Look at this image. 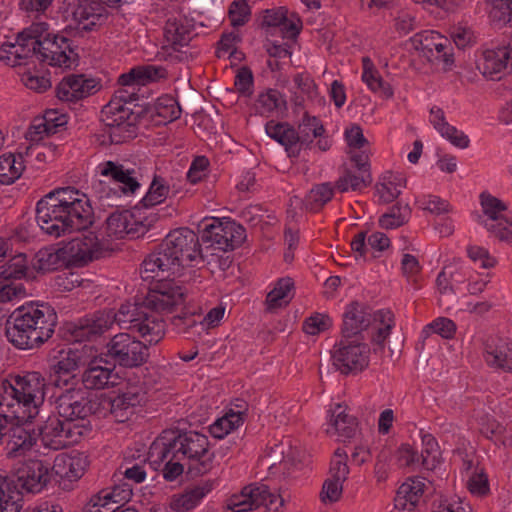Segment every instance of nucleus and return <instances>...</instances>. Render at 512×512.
<instances>
[{"instance_id": "nucleus-1", "label": "nucleus", "mask_w": 512, "mask_h": 512, "mask_svg": "<svg viewBox=\"0 0 512 512\" xmlns=\"http://www.w3.org/2000/svg\"><path fill=\"white\" fill-rule=\"evenodd\" d=\"M39 227L52 237L82 231L93 223L88 199L74 187H61L44 195L36 206Z\"/></svg>"}, {"instance_id": "nucleus-2", "label": "nucleus", "mask_w": 512, "mask_h": 512, "mask_svg": "<svg viewBox=\"0 0 512 512\" xmlns=\"http://www.w3.org/2000/svg\"><path fill=\"white\" fill-rule=\"evenodd\" d=\"M57 324V314L48 305L21 307L6 322V336L19 349L37 348L50 339Z\"/></svg>"}, {"instance_id": "nucleus-3", "label": "nucleus", "mask_w": 512, "mask_h": 512, "mask_svg": "<svg viewBox=\"0 0 512 512\" xmlns=\"http://www.w3.org/2000/svg\"><path fill=\"white\" fill-rule=\"evenodd\" d=\"M49 465L42 460L28 459L14 465L11 472L0 475V494L8 512H19L22 508L23 491L40 492L49 482Z\"/></svg>"}, {"instance_id": "nucleus-4", "label": "nucleus", "mask_w": 512, "mask_h": 512, "mask_svg": "<svg viewBox=\"0 0 512 512\" xmlns=\"http://www.w3.org/2000/svg\"><path fill=\"white\" fill-rule=\"evenodd\" d=\"M165 444L166 454L174 453V457L188 461L190 473L204 474L211 469L214 454L209 451L207 436L195 431L178 433Z\"/></svg>"}, {"instance_id": "nucleus-5", "label": "nucleus", "mask_w": 512, "mask_h": 512, "mask_svg": "<svg viewBox=\"0 0 512 512\" xmlns=\"http://www.w3.org/2000/svg\"><path fill=\"white\" fill-rule=\"evenodd\" d=\"M269 137L283 145L289 156L299 155L300 148L308 146L314 138L322 136L324 127L316 117L305 115L295 130L287 123L267 122L265 126Z\"/></svg>"}, {"instance_id": "nucleus-6", "label": "nucleus", "mask_w": 512, "mask_h": 512, "mask_svg": "<svg viewBox=\"0 0 512 512\" xmlns=\"http://www.w3.org/2000/svg\"><path fill=\"white\" fill-rule=\"evenodd\" d=\"M91 346L61 348L54 350L50 358V381L58 388L79 383L78 371L88 363Z\"/></svg>"}, {"instance_id": "nucleus-7", "label": "nucleus", "mask_w": 512, "mask_h": 512, "mask_svg": "<svg viewBox=\"0 0 512 512\" xmlns=\"http://www.w3.org/2000/svg\"><path fill=\"white\" fill-rule=\"evenodd\" d=\"M105 348V356L112 360L114 367L137 368L149 358L147 344L125 332L114 335Z\"/></svg>"}, {"instance_id": "nucleus-8", "label": "nucleus", "mask_w": 512, "mask_h": 512, "mask_svg": "<svg viewBox=\"0 0 512 512\" xmlns=\"http://www.w3.org/2000/svg\"><path fill=\"white\" fill-rule=\"evenodd\" d=\"M103 4L101 0H64L61 9L64 18L77 30L89 32L107 20L108 11Z\"/></svg>"}, {"instance_id": "nucleus-9", "label": "nucleus", "mask_w": 512, "mask_h": 512, "mask_svg": "<svg viewBox=\"0 0 512 512\" xmlns=\"http://www.w3.org/2000/svg\"><path fill=\"white\" fill-rule=\"evenodd\" d=\"M89 425H78L57 417H49L39 428V435L44 446L61 450L73 444L90 432Z\"/></svg>"}, {"instance_id": "nucleus-10", "label": "nucleus", "mask_w": 512, "mask_h": 512, "mask_svg": "<svg viewBox=\"0 0 512 512\" xmlns=\"http://www.w3.org/2000/svg\"><path fill=\"white\" fill-rule=\"evenodd\" d=\"M64 390L55 397L58 416L78 425H89L87 418L94 412L95 403L81 387L63 386Z\"/></svg>"}, {"instance_id": "nucleus-11", "label": "nucleus", "mask_w": 512, "mask_h": 512, "mask_svg": "<svg viewBox=\"0 0 512 512\" xmlns=\"http://www.w3.org/2000/svg\"><path fill=\"white\" fill-rule=\"evenodd\" d=\"M66 246L71 263L79 266L106 257L113 251L109 239L104 236L100 238L92 231L72 239Z\"/></svg>"}, {"instance_id": "nucleus-12", "label": "nucleus", "mask_w": 512, "mask_h": 512, "mask_svg": "<svg viewBox=\"0 0 512 512\" xmlns=\"http://www.w3.org/2000/svg\"><path fill=\"white\" fill-rule=\"evenodd\" d=\"M412 47L432 64H443L449 69L453 60V47L450 40L438 32L424 31L411 38Z\"/></svg>"}, {"instance_id": "nucleus-13", "label": "nucleus", "mask_w": 512, "mask_h": 512, "mask_svg": "<svg viewBox=\"0 0 512 512\" xmlns=\"http://www.w3.org/2000/svg\"><path fill=\"white\" fill-rule=\"evenodd\" d=\"M43 34L45 35L38 50V60L55 67L70 68L78 59L72 40L64 35L50 32L47 23Z\"/></svg>"}, {"instance_id": "nucleus-14", "label": "nucleus", "mask_w": 512, "mask_h": 512, "mask_svg": "<svg viewBox=\"0 0 512 512\" xmlns=\"http://www.w3.org/2000/svg\"><path fill=\"white\" fill-rule=\"evenodd\" d=\"M369 354L367 344L344 338L333 351V366L343 375L357 374L368 367Z\"/></svg>"}, {"instance_id": "nucleus-15", "label": "nucleus", "mask_w": 512, "mask_h": 512, "mask_svg": "<svg viewBox=\"0 0 512 512\" xmlns=\"http://www.w3.org/2000/svg\"><path fill=\"white\" fill-rule=\"evenodd\" d=\"M136 116L120 101L111 100L101 111V121L109 128L112 143H121L135 133Z\"/></svg>"}, {"instance_id": "nucleus-16", "label": "nucleus", "mask_w": 512, "mask_h": 512, "mask_svg": "<svg viewBox=\"0 0 512 512\" xmlns=\"http://www.w3.org/2000/svg\"><path fill=\"white\" fill-rule=\"evenodd\" d=\"M21 398L34 417L38 414V406L45 397V380L39 372H30L23 376L10 375L3 381Z\"/></svg>"}, {"instance_id": "nucleus-17", "label": "nucleus", "mask_w": 512, "mask_h": 512, "mask_svg": "<svg viewBox=\"0 0 512 512\" xmlns=\"http://www.w3.org/2000/svg\"><path fill=\"white\" fill-rule=\"evenodd\" d=\"M183 288L174 280H158L149 291L144 302L148 310L159 313H172L185 301Z\"/></svg>"}, {"instance_id": "nucleus-18", "label": "nucleus", "mask_w": 512, "mask_h": 512, "mask_svg": "<svg viewBox=\"0 0 512 512\" xmlns=\"http://www.w3.org/2000/svg\"><path fill=\"white\" fill-rule=\"evenodd\" d=\"M182 266L178 263L177 256H173L170 250H166L161 243L159 247L150 253L142 262L140 274L143 280L154 279L169 280L170 276L179 274Z\"/></svg>"}, {"instance_id": "nucleus-19", "label": "nucleus", "mask_w": 512, "mask_h": 512, "mask_svg": "<svg viewBox=\"0 0 512 512\" xmlns=\"http://www.w3.org/2000/svg\"><path fill=\"white\" fill-rule=\"evenodd\" d=\"M151 225L146 218L140 217L139 210L134 212L125 210L112 213L106 220V236L110 239H122L143 235Z\"/></svg>"}, {"instance_id": "nucleus-20", "label": "nucleus", "mask_w": 512, "mask_h": 512, "mask_svg": "<svg viewBox=\"0 0 512 512\" xmlns=\"http://www.w3.org/2000/svg\"><path fill=\"white\" fill-rule=\"evenodd\" d=\"M166 250L177 256L178 263L190 266L200 257V244L197 234L189 228H179L170 232L162 242Z\"/></svg>"}, {"instance_id": "nucleus-21", "label": "nucleus", "mask_w": 512, "mask_h": 512, "mask_svg": "<svg viewBox=\"0 0 512 512\" xmlns=\"http://www.w3.org/2000/svg\"><path fill=\"white\" fill-rule=\"evenodd\" d=\"M85 367L79 381L86 389L100 390L116 384L118 376L115 373V367L102 356L91 358V352H89L88 363Z\"/></svg>"}, {"instance_id": "nucleus-22", "label": "nucleus", "mask_w": 512, "mask_h": 512, "mask_svg": "<svg viewBox=\"0 0 512 512\" xmlns=\"http://www.w3.org/2000/svg\"><path fill=\"white\" fill-rule=\"evenodd\" d=\"M101 176L108 177L115 183L120 184L119 189L127 193H135L140 188L139 177L140 168L135 163L129 161L114 162L106 161L100 166Z\"/></svg>"}, {"instance_id": "nucleus-23", "label": "nucleus", "mask_w": 512, "mask_h": 512, "mask_svg": "<svg viewBox=\"0 0 512 512\" xmlns=\"http://www.w3.org/2000/svg\"><path fill=\"white\" fill-rule=\"evenodd\" d=\"M113 319L111 309L97 311L79 319L72 330V335L76 341L96 340L112 327Z\"/></svg>"}, {"instance_id": "nucleus-24", "label": "nucleus", "mask_w": 512, "mask_h": 512, "mask_svg": "<svg viewBox=\"0 0 512 512\" xmlns=\"http://www.w3.org/2000/svg\"><path fill=\"white\" fill-rule=\"evenodd\" d=\"M145 401L146 393L143 389L131 387L113 398L104 399L102 403L117 422H125L134 414L136 407Z\"/></svg>"}, {"instance_id": "nucleus-25", "label": "nucleus", "mask_w": 512, "mask_h": 512, "mask_svg": "<svg viewBox=\"0 0 512 512\" xmlns=\"http://www.w3.org/2000/svg\"><path fill=\"white\" fill-rule=\"evenodd\" d=\"M97 83L94 79H87L84 75H68L64 77L56 88L59 100L77 102L92 95L96 91Z\"/></svg>"}, {"instance_id": "nucleus-26", "label": "nucleus", "mask_w": 512, "mask_h": 512, "mask_svg": "<svg viewBox=\"0 0 512 512\" xmlns=\"http://www.w3.org/2000/svg\"><path fill=\"white\" fill-rule=\"evenodd\" d=\"M484 360L491 368L512 372V345L498 336H489L484 343Z\"/></svg>"}, {"instance_id": "nucleus-27", "label": "nucleus", "mask_w": 512, "mask_h": 512, "mask_svg": "<svg viewBox=\"0 0 512 512\" xmlns=\"http://www.w3.org/2000/svg\"><path fill=\"white\" fill-rule=\"evenodd\" d=\"M1 388L3 394L0 397V417L5 423H27L35 418L13 389L4 382Z\"/></svg>"}, {"instance_id": "nucleus-28", "label": "nucleus", "mask_w": 512, "mask_h": 512, "mask_svg": "<svg viewBox=\"0 0 512 512\" xmlns=\"http://www.w3.org/2000/svg\"><path fill=\"white\" fill-rule=\"evenodd\" d=\"M478 68L490 80H500L503 75L512 69V52L508 47L487 49L483 53V61Z\"/></svg>"}, {"instance_id": "nucleus-29", "label": "nucleus", "mask_w": 512, "mask_h": 512, "mask_svg": "<svg viewBox=\"0 0 512 512\" xmlns=\"http://www.w3.org/2000/svg\"><path fill=\"white\" fill-rule=\"evenodd\" d=\"M373 320L369 307L358 302L350 303L343 315V338L357 337L371 325Z\"/></svg>"}, {"instance_id": "nucleus-30", "label": "nucleus", "mask_w": 512, "mask_h": 512, "mask_svg": "<svg viewBox=\"0 0 512 512\" xmlns=\"http://www.w3.org/2000/svg\"><path fill=\"white\" fill-rule=\"evenodd\" d=\"M268 495V486L265 484H251L244 487L240 494L229 498L226 512H248L262 506Z\"/></svg>"}, {"instance_id": "nucleus-31", "label": "nucleus", "mask_w": 512, "mask_h": 512, "mask_svg": "<svg viewBox=\"0 0 512 512\" xmlns=\"http://www.w3.org/2000/svg\"><path fill=\"white\" fill-rule=\"evenodd\" d=\"M45 29V22H37L17 34L15 41L16 49L20 52V59L36 57L38 60V50L41 48ZM15 52H17V50H15Z\"/></svg>"}, {"instance_id": "nucleus-32", "label": "nucleus", "mask_w": 512, "mask_h": 512, "mask_svg": "<svg viewBox=\"0 0 512 512\" xmlns=\"http://www.w3.org/2000/svg\"><path fill=\"white\" fill-rule=\"evenodd\" d=\"M14 425L7 433L5 451L8 457H17L29 451L37 441V434L24 426L25 423Z\"/></svg>"}, {"instance_id": "nucleus-33", "label": "nucleus", "mask_w": 512, "mask_h": 512, "mask_svg": "<svg viewBox=\"0 0 512 512\" xmlns=\"http://www.w3.org/2000/svg\"><path fill=\"white\" fill-rule=\"evenodd\" d=\"M263 25L268 27H279L285 37L289 39L296 38L302 27L301 20L298 17H287V9L285 7L265 10Z\"/></svg>"}, {"instance_id": "nucleus-34", "label": "nucleus", "mask_w": 512, "mask_h": 512, "mask_svg": "<svg viewBox=\"0 0 512 512\" xmlns=\"http://www.w3.org/2000/svg\"><path fill=\"white\" fill-rule=\"evenodd\" d=\"M134 332L139 334L149 345L157 344L165 335V323L163 319L151 310H146L144 317L133 325Z\"/></svg>"}, {"instance_id": "nucleus-35", "label": "nucleus", "mask_w": 512, "mask_h": 512, "mask_svg": "<svg viewBox=\"0 0 512 512\" xmlns=\"http://www.w3.org/2000/svg\"><path fill=\"white\" fill-rule=\"evenodd\" d=\"M68 263H71V260L66 245L62 248L48 246L35 254L33 266L38 271L45 273L57 270Z\"/></svg>"}, {"instance_id": "nucleus-36", "label": "nucleus", "mask_w": 512, "mask_h": 512, "mask_svg": "<svg viewBox=\"0 0 512 512\" xmlns=\"http://www.w3.org/2000/svg\"><path fill=\"white\" fill-rule=\"evenodd\" d=\"M193 28L182 17H170L164 27V37L168 45L174 50L187 45L193 38Z\"/></svg>"}, {"instance_id": "nucleus-37", "label": "nucleus", "mask_w": 512, "mask_h": 512, "mask_svg": "<svg viewBox=\"0 0 512 512\" xmlns=\"http://www.w3.org/2000/svg\"><path fill=\"white\" fill-rule=\"evenodd\" d=\"M357 430L356 418L346 413V408L337 404L331 410L330 423L326 432L329 435H337L343 440L355 436Z\"/></svg>"}, {"instance_id": "nucleus-38", "label": "nucleus", "mask_w": 512, "mask_h": 512, "mask_svg": "<svg viewBox=\"0 0 512 512\" xmlns=\"http://www.w3.org/2000/svg\"><path fill=\"white\" fill-rule=\"evenodd\" d=\"M425 484L419 479H409L397 490L394 506L398 510L412 511L423 496Z\"/></svg>"}, {"instance_id": "nucleus-39", "label": "nucleus", "mask_w": 512, "mask_h": 512, "mask_svg": "<svg viewBox=\"0 0 512 512\" xmlns=\"http://www.w3.org/2000/svg\"><path fill=\"white\" fill-rule=\"evenodd\" d=\"M164 75L165 70L162 67L153 65L136 66L129 72L121 74L118 83L122 86L146 85L164 77Z\"/></svg>"}, {"instance_id": "nucleus-40", "label": "nucleus", "mask_w": 512, "mask_h": 512, "mask_svg": "<svg viewBox=\"0 0 512 512\" xmlns=\"http://www.w3.org/2000/svg\"><path fill=\"white\" fill-rule=\"evenodd\" d=\"M56 475L69 481L79 479L85 471V458L61 455L55 459L53 468Z\"/></svg>"}, {"instance_id": "nucleus-41", "label": "nucleus", "mask_w": 512, "mask_h": 512, "mask_svg": "<svg viewBox=\"0 0 512 512\" xmlns=\"http://www.w3.org/2000/svg\"><path fill=\"white\" fill-rule=\"evenodd\" d=\"M23 152L15 154H4L0 156V182L2 184H12L24 171Z\"/></svg>"}, {"instance_id": "nucleus-42", "label": "nucleus", "mask_w": 512, "mask_h": 512, "mask_svg": "<svg viewBox=\"0 0 512 512\" xmlns=\"http://www.w3.org/2000/svg\"><path fill=\"white\" fill-rule=\"evenodd\" d=\"M148 310L145 302L142 304H132L126 303L121 305L117 312L112 310V315L114 316L113 323H118L122 328L134 331L135 327L133 326L135 322H138L142 317H144L145 311Z\"/></svg>"}, {"instance_id": "nucleus-43", "label": "nucleus", "mask_w": 512, "mask_h": 512, "mask_svg": "<svg viewBox=\"0 0 512 512\" xmlns=\"http://www.w3.org/2000/svg\"><path fill=\"white\" fill-rule=\"evenodd\" d=\"M293 286V280L289 277L278 280L274 289L267 295V309L272 312L275 309L286 306L292 299L291 290Z\"/></svg>"}, {"instance_id": "nucleus-44", "label": "nucleus", "mask_w": 512, "mask_h": 512, "mask_svg": "<svg viewBox=\"0 0 512 512\" xmlns=\"http://www.w3.org/2000/svg\"><path fill=\"white\" fill-rule=\"evenodd\" d=\"M208 484L194 486L171 502V509L176 512H184L193 509L199 501L210 491Z\"/></svg>"}, {"instance_id": "nucleus-45", "label": "nucleus", "mask_w": 512, "mask_h": 512, "mask_svg": "<svg viewBox=\"0 0 512 512\" xmlns=\"http://www.w3.org/2000/svg\"><path fill=\"white\" fill-rule=\"evenodd\" d=\"M218 230L224 233V239L220 242V250L222 251L234 250L246 239L245 228L231 220L223 221V227Z\"/></svg>"}, {"instance_id": "nucleus-46", "label": "nucleus", "mask_w": 512, "mask_h": 512, "mask_svg": "<svg viewBox=\"0 0 512 512\" xmlns=\"http://www.w3.org/2000/svg\"><path fill=\"white\" fill-rule=\"evenodd\" d=\"M406 180L400 175L389 174L383 178V182L376 184V192L384 203L394 201L405 187Z\"/></svg>"}, {"instance_id": "nucleus-47", "label": "nucleus", "mask_w": 512, "mask_h": 512, "mask_svg": "<svg viewBox=\"0 0 512 512\" xmlns=\"http://www.w3.org/2000/svg\"><path fill=\"white\" fill-rule=\"evenodd\" d=\"M27 270L26 255L24 253H18L0 267V277L8 283H15L14 280L26 277Z\"/></svg>"}, {"instance_id": "nucleus-48", "label": "nucleus", "mask_w": 512, "mask_h": 512, "mask_svg": "<svg viewBox=\"0 0 512 512\" xmlns=\"http://www.w3.org/2000/svg\"><path fill=\"white\" fill-rule=\"evenodd\" d=\"M333 187L330 183L314 186L305 198L304 205L310 211L320 210L333 197Z\"/></svg>"}, {"instance_id": "nucleus-49", "label": "nucleus", "mask_w": 512, "mask_h": 512, "mask_svg": "<svg viewBox=\"0 0 512 512\" xmlns=\"http://www.w3.org/2000/svg\"><path fill=\"white\" fill-rule=\"evenodd\" d=\"M422 443L424 449L419 454L420 464L426 470H433L439 464L440 452L438 443L430 434L422 436Z\"/></svg>"}, {"instance_id": "nucleus-50", "label": "nucleus", "mask_w": 512, "mask_h": 512, "mask_svg": "<svg viewBox=\"0 0 512 512\" xmlns=\"http://www.w3.org/2000/svg\"><path fill=\"white\" fill-rule=\"evenodd\" d=\"M58 154V145L52 142L32 143L27 146L23 155L33 158L38 163H47L55 159Z\"/></svg>"}, {"instance_id": "nucleus-51", "label": "nucleus", "mask_w": 512, "mask_h": 512, "mask_svg": "<svg viewBox=\"0 0 512 512\" xmlns=\"http://www.w3.org/2000/svg\"><path fill=\"white\" fill-rule=\"evenodd\" d=\"M158 458L165 462L163 467V477L167 481H173L178 476L182 475L184 471V463L180 457H174V453H167L166 455V444L162 443V447L159 448Z\"/></svg>"}, {"instance_id": "nucleus-52", "label": "nucleus", "mask_w": 512, "mask_h": 512, "mask_svg": "<svg viewBox=\"0 0 512 512\" xmlns=\"http://www.w3.org/2000/svg\"><path fill=\"white\" fill-rule=\"evenodd\" d=\"M411 210L408 205L399 203L391 207L390 211L380 218V225L386 229H393L405 224L410 217Z\"/></svg>"}, {"instance_id": "nucleus-53", "label": "nucleus", "mask_w": 512, "mask_h": 512, "mask_svg": "<svg viewBox=\"0 0 512 512\" xmlns=\"http://www.w3.org/2000/svg\"><path fill=\"white\" fill-rule=\"evenodd\" d=\"M491 6L489 16L492 22L503 26L512 25V0H487Z\"/></svg>"}, {"instance_id": "nucleus-54", "label": "nucleus", "mask_w": 512, "mask_h": 512, "mask_svg": "<svg viewBox=\"0 0 512 512\" xmlns=\"http://www.w3.org/2000/svg\"><path fill=\"white\" fill-rule=\"evenodd\" d=\"M347 458L348 456L345 450L341 448L335 450L330 462L329 478L341 483L347 480L350 473Z\"/></svg>"}, {"instance_id": "nucleus-55", "label": "nucleus", "mask_w": 512, "mask_h": 512, "mask_svg": "<svg viewBox=\"0 0 512 512\" xmlns=\"http://www.w3.org/2000/svg\"><path fill=\"white\" fill-rule=\"evenodd\" d=\"M480 202L483 213L490 220L489 223H497L505 220L500 214L507 209L506 205L498 198L489 193L483 192L480 195Z\"/></svg>"}, {"instance_id": "nucleus-56", "label": "nucleus", "mask_w": 512, "mask_h": 512, "mask_svg": "<svg viewBox=\"0 0 512 512\" xmlns=\"http://www.w3.org/2000/svg\"><path fill=\"white\" fill-rule=\"evenodd\" d=\"M169 193V188L165 184V180L155 176L148 192L141 200V204L145 207H152L162 203Z\"/></svg>"}, {"instance_id": "nucleus-57", "label": "nucleus", "mask_w": 512, "mask_h": 512, "mask_svg": "<svg viewBox=\"0 0 512 512\" xmlns=\"http://www.w3.org/2000/svg\"><path fill=\"white\" fill-rule=\"evenodd\" d=\"M372 179L370 173L357 176L351 172H346L342 177L336 181V188L340 192H346L349 189L360 190L370 185Z\"/></svg>"}, {"instance_id": "nucleus-58", "label": "nucleus", "mask_w": 512, "mask_h": 512, "mask_svg": "<svg viewBox=\"0 0 512 512\" xmlns=\"http://www.w3.org/2000/svg\"><path fill=\"white\" fill-rule=\"evenodd\" d=\"M66 122L62 121L53 125L51 128L48 122H43L41 119H36L30 125L27 130L25 137L32 143H40L39 141L43 138L44 135H51L57 132V128L65 125Z\"/></svg>"}, {"instance_id": "nucleus-59", "label": "nucleus", "mask_w": 512, "mask_h": 512, "mask_svg": "<svg viewBox=\"0 0 512 512\" xmlns=\"http://www.w3.org/2000/svg\"><path fill=\"white\" fill-rule=\"evenodd\" d=\"M228 14L231 25L240 27L249 21L251 11L246 0H235L231 3Z\"/></svg>"}, {"instance_id": "nucleus-60", "label": "nucleus", "mask_w": 512, "mask_h": 512, "mask_svg": "<svg viewBox=\"0 0 512 512\" xmlns=\"http://www.w3.org/2000/svg\"><path fill=\"white\" fill-rule=\"evenodd\" d=\"M362 80L367 86L375 93H379L384 98H390L393 95V90L390 84L386 83L379 75L377 70L373 72H363Z\"/></svg>"}, {"instance_id": "nucleus-61", "label": "nucleus", "mask_w": 512, "mask_h": 512, "mask_svg": "<svg viewBox=\"0 0 512 512\" xmlns=\"http://www.w3.org/2000/svg\"><path fill=\"white\" fill-rule=\"evenodd\" d=\"M156 112L158 116L168 121H174L181 116V107L173 97L164 96L158 99Z\"/></svg>"}, {"instance_id": "nucleus-62", "label": "nucleus", "mask_w": 512, "mask_h": 512, "mask_svg": "<svg viewBox=\"0 0 512 512\" xmlns=\"http://www.w3.org/2000/svg\"><path fill=\"white\" fill-rule=\"evenodd\" d=\"M284 104L285 100L281 93L275 89H270L266 93L259 95L257 100V107L261 110V113L279 109Z\"/></svg>"}, {"instance_id": "nucleus-63", "label": "nucleus", "mask_w": 512, "mask_h": 512, "mask_svg": "<svg viewBox=\"0 0 512 512\" xmlns=\"http://www.w3.org/2000/svg\"><path fill=\"white\" fill-rule=\"evenodd\" d=\"M332 325L328 315L316 313L307 318L303 323V331L309 335H316L327 330Z\"/></svg>"}, {"instance_id": "nucleus-64", "label": "nucleus", "mask_w": 512, "mask_h": 512, "mask_svg": "<svg viewBox=\"0 0 512 512\" xmlns=\"http://www.w3.org/2000/svg\"><path fill=\"white\" fill-rule=\"evenodd\" d=\"M486 229L499 241L512 246V223L506 219L497 223L484 222Z\"/></svg>"}]
</instances>
